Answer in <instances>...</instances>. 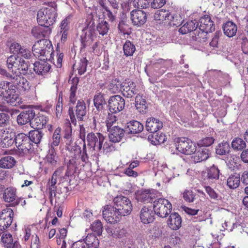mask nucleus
Here are the masks:
<instances>
[{
	"label": "nucleus",
	"mask_w": 248,
	"mask_h": 248,
	"mask_svg": "<svg viewBox=\"0 0 248 248\" xmlns=\"http://www.w3.org/2000/svg\"><path fill=\"white\" fill-rule=\"evenodd\" d=\"M56 16L57 13L55 9L43 8L37 12V20L40 26H50L55 22Z\"/></svg>",
	"instance_id": "nucleus-4"
},
{
	"label": "nucleus",
	"mask_w": 248,
	"mask_h": 248,
	"mask_svg": "<svg viewBox=\"0 0 248 248\" xmlns=\"http://www.w3.org/2000/svg\"><path fill=\"white\" fill-rule=\"evenodd\" d=\"M240 183V176L239 174L235 173L231 175L227 180V186L232 189L238 187Z\"/></svg>",
	"instance_id": "nucleus-37"
},
{
	"label": "nucleus",
	"mask_w": 248,
	"mask_h": 248,
	"mask_svg": "<svg viewBox=\"0 0 248 248\" xmlns=\"http://www.w3.org/2000/svg\"><path fill=\"white\" fill-rule=\"evenodd\" d=\"M208 31L205 30H201L200 28L196 29L194 32V36L192 37L194 40L199 42H205L207 40V34Z\"/></svg>",
	"instance_id": "nucleus-39"
},
{
	"label": "nucleus",
	"mask_w": 248,
	"mask_h": 248,
	"mask_svg": "<svg viewBox=\"0 0 248 248\" xmlns=\"http://www.w3.org/2000/svg\"><path fill=\"white\" fill-rule=\"evenodd\" d=\"M66 148L69 151L74 153V156L69 160L67 164V170L65 175L69 176L75 171L76 169L78 167L79 162L77 155L81 154V150L80 147L75 143L73 145H67Z\"/></svg>",
	"instance_id": "nucleus-8"
},
{
	"label": "nucleus",
	"mask_w": 248,
	"mask_h": 248,
	"mask_svg": "<svg viewBox=\"0 0 248 248\" xmlns=\"http://www.w3.org/2000/svg\"><path fill=\"white\" fill-rule=\"evenodd\" d=\"M106 112L108 113V116L106 120V126L108 131L112 128V126L114 123L117 121V117L114 114V113H109L107 110Z\"/></svg>",
	"instance_id": "nucleus-51"
},
{
	"label": "nucleus",
	"mask_w": 248,
	"mask_h": 248,
	"mask_svg": "<svg viewBox=\"0 0 248 248\" xmlns=\"http://www.w3.org/2000/svg\"><path fill=\"white\" fill-rule=\"evenodd\" d=\"M3 199L6 202H13L14 205L21 204L23 206L26 204L24 198H17L16 190L12 187L7 188L3 193Z\"/></svg>",
	"instance_id": "nucleus-15"
},
{
	"label": "nucleus",
	"mask_w": 248,
	"mask_h": 248,
	"mask_svg": "<svg viewBox=\"0 0 248 248\" xmlns=\"http://www.w3.org/2000/svg\"><path fill=\"white\" fill-rule=\"evenodd\" d=\"M48 120L49 119L47 117L39 113L36 117L34 116L31 122V126L35 129H42L45 127Z\"/></svg>",
	"instance_id": "nucleus-19"
},
{
	"label": "nucleus",
	"mask_w": 248,
	"mask_h": 248,
	"mask_svg": "<svg viewBox=\"0 0 248 248\" xmlns=\"http://www.w3.org/2000/svg\"><path fill=\"white\" fill-rule=\"evenodd\" d=\"M219 176V170L214 165L207 170V179H217Z\"/></svg>",
	"instance_id": "nucleus-49"
},
{
	"label": "nucleus",
	"mask_w": 248,
	"mask_h": 248,
	"mask_svg": "<svg viewBox=\"0 0 248 248\" xmlns=\"http://www.w3.org/2000/svg\"><path fill=\"white\" fill-rule=\"evenodd\" d=\"M223 30L226 36L231 37L235 35L237 27L233 22L228 21L223 26Z\"/></svg>",
	"instance_id": "nucleus-34"
},
{
	"label": "nucleus",
	"mask_w": 248,
	"mask_h": 248,
	"mask_svg": "<svg viewBox=\"0 0 248 248\" xmlns=\"http://www.w3.org/2000/svg\"><path fill=\"white\" fill-rule=\"evenodd\" d=\"M126 128L128 133L137 134L143 130V126L137 121H132L127 123Z\"/></svg>",
	"instance_id": "nucleus-31"
},
{
	"label": "nucleus",
	"mask_w": 248,
	"mask_h": 248,
	"mask_svg": "<svg viewBox=\"0 0 248 248\" xmlns=\"http://www.w3.org/2000/svg\"><path fill=\"white\" fill-rule=\"evenodd\" d=\"M135 106L138 111L141 112H145L147 109L146 101L145 96L142 94L139 93L135 98Z\"/></svg>",
	"instance_id": "nucleus-36"
},
{
	"label": "nucleus",
	"mask_w": 248,
	"mask_h": 248,
	"mask_svg": "<svg viewBox=\"0 0 248 248\" xmlns=\"http://www.w3.org/2000/svg\"><path fill=\"white\" fill-rule=\"evenodd\" d=\"M34 55L40 60H48L53 58V48L51 42L46 39H40L32 46Z\"/></svg>",
	"instance_id": "nucleus-2"
},
{
	"label": "nucleus",
	"mask_w": 248,
	"mask_h": 248,
	"mask_svg": "<svg viewBox=\"0 0 248 248\" xmlns=\"http://www.w3.org/2000/svg\"><path fill=\"white\" fill-rule=\"evenodd\" d=\"M104 140V136L100 133L91 132L87 136V145L94 151H99L101 150Z\"/></svg>",
	"instance_id": "nucleus-11"
},
{
	"label": "nucleus",
	"mask_w": 248,
	"mask_h": 248,
	"mask_svg": "<svg viewBox=\"0 0 248 248\" xmlns=\"http://www.w3.org/2000/svg\"><path fill=\"white\" fill-rule=\"evenodd\" d=\"M35 115L33 110L28 109L22 111L17 117V122L19 125H24L31 122Z\"/></svg>",
	"instance_id": "nucleus-21"
},
{
	"label": "nucleus",
	"mask_w": 248,
	"mask_h": 248,
	"mask_svg": "<svg viewBox=\"0 0 248 248\" xmlns=\"http://www.w3.org/2000/svg\"><path fill=\"white\" fill-rule=\"evenodd\" d=\"M39 129L33 130L30 131L28 137L30 138V141L34 142L35 144L40 143L44 133L42 131L39 130Z\"/></svg>",
	"instance_id": "nucleus-38"
},
{
	"label": "nucleus",
	"mask_w": 248,
	"mask_h": 248,
	"mask_svg": "<svg viewBox=\"0 0 248 248\" xmlns=\"http://www.w3.org/2000/svg\"><path fill=\"white\" fill-rule=\"evenodd\" d=\"M84 241L88 248H98L99 244L98 239L93 234H88Z\"/></svg>",
	"instance_id": "nucleus-40"
},
{
	"label": "nucleus",
	"mask_w": 248,
	"mask_h": 248,
	"mask_svg": "<svg viewBox=\"0 0 248 248\" xmlns=\"http://www.w3.org/2000/svg\"><path fill=\"white\" fill-rule=\"evenodd\" d=\"M29 68V65L28 63L26 62L25 61L23 60L22 58H21L20 62V65H19V68H18V70L17 72H19L22 75V73L23 74H25L27 71L28 70ZM14 72L16 71V70L14 71L13 70Z\"/></svg>",
	"instance_id": "nucleus-59"
},
{
	"label": "nucleus",
	"mask_w": 248,
	"mask_h": 248,
	"mask_svg": "<svg viewBox=\"0 0 248 248\" xmlns=\"http://www.w3.org/2000/svg\"><path fill=\"white\" fill-rule=\"evenodd\" d=\"M168 226L173 230L179 229L182 224V219L177 213H174L170 214L168 220Z\"/></svg>",
	"instance_id": "nucleus-27"
},
{
	"label": "nucleus",
	"mask_w": 248,
	"mask_h": 248,
	"mask_svg": "<svg viewBox=\"0 0 248 248\" xmlns=\"http://www.w3.org/2000/svg\"><path fill=\"white\" fill-rule=\"evenodd\" d=\"M108 131L109 132V139H110L114 143L120 142L124 135V130L118 126H113Z\"/></svg>",
	"instance_id": "nucleus-22"
},
{
	"label": "nucleus",
	"mask_w": 248,
	"mask_h": 248,
	"mask_svg": "<svg viewBox=\"0 0 248 248\" xmlns=\"http://www.w3.org/2000/svg\"><path fill=\"white\" fill-rule=\"evenodd\" d=\"M174 141L176 149L182 154L190 155L196 151L195 143L187 138H177Z\"/></svg>",
	"instance_id": "nucleus-6"
},
{
	"label": "nucleus",
	"mask_w": 248,
	"mask_h": 248,
	"mask_svg": "<svg viewBox=\"0 0 248 248\" xmlns=\"http://www.w3.org/2000/svg\"><path fill=\"white\" fill-rule=\"evenodd\" d=\"M127 234V231L124 227L119 225L116 227L113 230V237L114 238H122L126 236Z\"/></svg>",
	"instance_id": "nucleus-50"
},
{
	"label": "nucleus",
	"mask_w": 248,
	"mask_h": 248,
	"mask_svg": "<svg viewBox=\"0 0 248 248\" xmlns=\"http://www.w3.org/2000/svg\"><path fill=\"white\" fill-rule=\"evenodd\" d=\"M170 13L166 10L161 9L156 11L154 15V18L155 20L163 21L168 20Z\"/></svg>",
	"instance_id": "nucleus-44"
},
{
	"label": "nucleus",
	"mask_w": 248,
	"mask_h": 248,
	"mask_svg": "<svg viewBox=\"0 0 248 248\" xmlns=\"http://www.w3.org/2000/svg\"><path fill=\"white\" fill-rule=\"evenodd\" d=\"M51 33V29L49 26H47L34 27L31 30L32 35L37 38L48 36Z\"/></svg>",
	"instance_id": "nucleus-25"
},
{
	"label": "nucleus",
	"mask_w": 248,
	"mask_h": 248,
	"mask_svg": "<svg viewBox=\"0 0 248 248\" xmlns=\"http://www.w3.org/2000/svg\"><path fill=\"white\" fill-rule=\"evenodd\" d=\"M123 51L125 56H132L136 51V47L130 41L126 40L123 45Z\"/></svg>",
	"instance_id": "nucleus-41"
},
{
	"label": "nucleus",
	"mask_w": 248,
	"mask_h": 248,
	"mask_svg": "<svg viewBox=\"0 0 248 248\" xmlns=\"http://www.w3.org/2000/svg\"><path fill=\"white\" fill-rule=\"evenodd\" d=\"M113 141L110 139L107 140L103 144L102 148L106 153H110L115 150V147L114 145Z\"/></svg>",
	"instance_id": "nucleus-54"
},
{
	"label": "nucleus",
	"mask_w": 248,
	"mask_h": 248,
	"mask_svg": "<svg viewBox=\"0 0 248 248\" xmlns=\"http://www.w3.org/2000/svg\"><path fill=\"white\" fill-rule=\"evenodd\" d=\"M110 29V26L108 22L104 19L99 18L96 26V31L99 35L104 36L108 34Z\"/></svg>",
	"instance_id": "nucleus-35"
},
{
	"label": "nucleus",
	"mask_w": 248,
	"mask_h": 248,
	"mask_svg": "<svg viewBox=\"0 0 248 248\" xmlns=\"http://www.w3.org/2000/svg\"><path fill=\"white\" fill-rule=\"evenodd\" d=\"M16 163L15 158L11 156H7L0 160V167L3 168H12Z\"/></svg>",
	"instance_id": "nucleus-42"
},
{
	"label": "nucleus",
	"mask_w": 248,
	"mask_h": 248,
	"mask_svg": "<svg viewBox=\"0 0 248 248\" xmlns=\"http://www.w3.org/2000/svg\"><path fill=\"white\" fill-rule=\"evenodd\" d=\"M59 157L55 152V149H51L46 155L45 159V165L47 168L53 170L58 164Z\"/></svg>",
	"instance_id": "nucleus-20"
},
{
	"label": "nucleus",
	"mask_w": 248,
	"mask_h": 248,
	"mask_svg": "<svg viewBox=\"0 0 248 248\" xmlns=\"http://www.w3.org/2000/svg\"><path fill=\"white\" fill-rule=\"evenodd\" d=\"M196 194L192 190L186 189L183 193V198L184 200L188 202H192L195 199Z\"/></svg>",
	"instance_id": "nucleus-52"
},
{
	"label": "nucleus",
	"mask_w": 248,
	"mask_h": 248,
	"mask_svg": "<svg viewBox=\"0 0 248 248\" xmlns=\"http://www.w3.org/2000/svg\"><path fill=\"white\" fill-rule=\"evenodd\" d=\"M155 214L154 210L153 211L151 207H143L140 214L141 222L145 224L153 222L155 218Z\"/></svg>",
	"instance_id": "nucleus-17"
},
{
	"label": "nucleus",
	"mask_w": 248,
	"mask_h": 248,
	"mask_svg": "<svg viewBox=\"0 0 248 248\" xmlns=\"http://www.w3.org/2000/svg\"><path fill=\"white\" fill-rule=\"evenodd\" d=\"M21 58L16 57V56L11 55L7 58V65L9 69H12L15 68L16 71L19 68L20 65Z\"/></svg>",
	"instance_id": "nucleus-43"
},
{
	"label": "nucleus",
	"mask_w": 248,
	"mask_h": 248,
	"mask_svg": "<svg viewBox=\"0 0 248 248\" xmlns=\"http://www.w3.org/2000/svg\"><path fill=\"white\" fill-rule=\"evenodd\" d=\"M199 23L197 20L194 19L189 20L184 24L179 30V31L182 34H186L189 32L196 30Z\"/></svg>",
	"instance_id": "nucleus-29"
},
{
	"label": "nucleus",
	"mask_w": 248,
	"mask_h": 248,
	"mask_svg": "<svg viewBox=\"0 0 248 248\" xmlns=\"http://www.w3.org/2000/svg\"><path fill=\"white\" fill-rule=\"evenodd\" d=\"M11 82L2 81L0 83V95L4 98L8 103L13 105L19 98L16 88L21 91H28L30 86L29 82L19 72L12 71L6 75Z\"/></svg>",
	"instance_id": "nucleus-1"
},
{
	"label": "nucleus",
	"mask_w": 248,
	"mask_h": 248,
	"mask_svg": "<svg viewBox=\"0 0 248 248\" xmlns=\"http://www.w3.org/2000/svg\"><path fill=\"white\" fill-rule=\"evenodd\" d=\"M87 111L86 104L83 100H78L74 109L73 108L70 107L68 109V115L72 124L76 125L77 120L78 121H83Z\"/></svg>",
	"instance_id": "nucleus-3"
},
{
	"label": "nucleus",
	"mask_w": 248,
	"mask_h": 248,
	"mask_svg": "<svg viewBox=\"0 0 248 248\" xmlns=\"http://www.w3.org/2000/svg\"><path fill=\"white\" fill-rule=\"evenodd\" d=\"M70 21L71 17L70 16L66 17L63 20H62L60 25V30L65 31H69Z\"/></svg>",
	"instance_id": "nucleus-58"
},
{
	"label": "nucleus",
	"mask_w": 248,
	"mask_h": 248,
	"mask_svg": "<svg viewBox=\"0 0 248 248\" xmlns=\"http://www.w3.org/2000/svg\"><path fill=\"white\" fill-rule=\"evenodd\" d=\"M104 219L110 224L117 223L121 219L122 215L115 209V206L106 205L102 211Z\"/></svg>",
	"instance_id": "nucleus-9"
},
{
	"label": "nucleus",
	"mask_w": 248,
	"mask_h": 248,
	"mask_svg": "<svg viewBox=\"0 0 248 248\" xmlns=\"http://www.w3.org/2000/svg\"><path fill=\"white\" fill-rule=\"evenodd\" d=\"M108 107L111 113H119L124 109L125 100L123 97L119 95L112 96L110 97L108 100Z\"/></svg>",
	"instance_id": "nucleus-12"
},
{
	"label": "nucleus",
	"mask_w": 248,
	"mask_h": 248,
	"mask_svg": "<svg viewBox=\"0 0 248 248\" xmlns=\"http://www.w3.org/2000/svg\"><path fill=\"white\" fill-rule=\"evenodd\" d=\"M61 128L59 127L55 130L52 136V141L51 143V149H54L55 147H57L59 145L61 138Z\"/></svg>",
	"instance_id": "nucleus-45"
},
{
	"label": "nucleus",
	"mask_w": 248,
	"mask_h": 248,
	"mask_svg": "<svg viewBox=\"0 0 248 248\" xmlns=\"http://www.w3.org/2000/svg\"><path fill=\"white\" fill-rule=\"evenodd\" d=\"M91 229L98 236H100L103 230V226L101 221L98 219L93 221L91 225Z\"/></svg>",
	"instance_id": "nucleus-48"
},
{
	"label": "nucleus",
	"mask_w": 248,
	"mask_h": 248,
	"mask_svg": "<svg viewBox=\"0 0 248 248\" xmlns=\"http://www.w3.org/2000/svg\"><path fill=\"white\" fill-rule=\"evenodd\" d=\"M209 150L206 148L199 149L194 153V155L191 157L192 161L198 163L206 160L209 156Z\"/></svg>",
	"instance_id": "nucleus-30"
},
{
	"label": "nucleus",
	"mask_w": 248,
	"mask_h": 248,
	"mask_svg": "<svg viewBox=\"0 0 248 248\" xmlns=\"http://www.w3.org/2000/svg\"><path fill=\"white\" fill-rule=\"evenodd\" d=\"M230 146L228 142H223L219 143L216 149V152L219 155H224L229 152Z\"/></svg>",
	"instance_id": "nucleus-47"
},
{
	"label": "nucleus",
	"mask_w": 248,
	"mask_h": 248,
	"mask_svg": "<svg viewBox=\"0 0 248 248\" xmlns=\"http://www.w3.org/2000/svg\"><path fill=\"white\" fill-rule=\"evenodd\" d=\"M103 19L105 20V18L108 20L110 22H113L116 18V16L110 11L109 8L105 10H101Z\"/></svg>",
	"instance_id": "nucleus-53"
},
{
	"label": "nucleus",
	"mask_w": 248,
	"mask_h": 248,
	"mask_svg": "<svg viewBox=\"0 0 248 248\" xmlns=\"http://www.w3.org/2000/svg\"><path fill=\"white\" fill-rule=\"evenodd\" d=\"M115 209L118 210L122 216L130 215L133 210V205L131 201L126 197L120 195L113 200Z\"/></svg>",
	"instance_id": "nucleus-5"
},
{
	"label": "nucleus",
	"mask_w": 248,
	"mask_h": 248,
	"mask_svg": "<svg viewBox=\"0 0 248 248\" xmlns=\"http://www.w3.org/2000/svg\"><path fill=\"white\" fill-rule=\"evenodd\" d=\"M88 62L86 58L80 59L79 61L76 62L73 64V70L75 71H78L79 75H83L86 71Z\"/></svg>",
	"instance_id": "nucleus-32"
},
{
	"label": "nucleus",
	"mask_w": 248,
	"mask_h": 248,
	"mask_svg": "<svg viewBox=\"0 0 248 248\" xmlns=\"http://www.w3.org/2000/svg\"><path fill=\"white\" fill-rule=\"evenodd\" d=\"M168 20L173 26H179L182 23V18L180 16L170 14Z\"/></svg>",
	"instance_id": "nucleus-55"
},
{
	"label": "nucleus",
	"mask_w": 248,
	"mask_h": 248,
	"mask_svg": "<svg viewBox=\"0 0 248 248\" xmlns=\"http://www.w3.org/2000/svg\"><path fill=\"white\" fill-rule=\"evenodd\" d=\"M148 5L149 2L144 0H134L133 1V5L134 7L139 9L146 8Z\"/></svg>",
	"instance_id": "nucleus-63"
},
{
	"label": "nucleus",
	"mask_w": 248,
	"mask_h": 248,
	"mask_svg": "<svg viewBox=\"0 0 248 248\" xmlns=\"http://www.w3.org/2000/svg\"><path fill=\"white\" fill-rule=\"evenodd\" d=\"M215 139L212 137H207L201 140L199 142V145L208 147L214 142Z\"/></svg>",
	"instance_id": "nucleus-56"
},
{
	"label": "nucleus",
	"mask_w": 248,
	"mask_h": 248,
	"mask_svg": "<svg viewBox=\"0 0 248 248\" xmlns=\"http://www.w3.org/2000/svg\"><path fill=\"white\" fill-rule=\"evenodd\" d=\"M62 172L60 169H57L53 173L51 180L47 182V186H56L57 177Z\"/></svg>",
	"instance_id": "nucleus-57"
},
{
	"label": "nucleus",
	"mask_w": 248,
	"mask_h": 248,
	"mask_svg": "<svg viewBox=\"0 0 248 248\" xmlns=\"http://www.w3.org/2000/svg\"><path fill=\"white\" fill-rule=\"evenodd\" d=\"M14 142L18 149L23 154L29 153L31 149L32 145L30 141L28 136L21 133L15 135L14 138Z\"/></svg>",
	"instance_id": "nucleus-10"
},
{
	"label": "nucleus",
	"mask_w": 248,
	"mask_h": 248,
	"mask_svg": "<svg viewBox=\"0 0 248 248\" xmlns=\"http://www.w3.org/2000/svg\"><path fill=\"white\" fill-rule=\"evenodd\" d=\"M157 191L152 190H145L137 195V199L139 202L147 203L156 200Z\"/></svg>",
	"instance_id": "nucleus-18"
},
{
	"label": "nucleus",
	"mask_w": 248,
	"mask_h": 248,
	"mask_svg": "<svg viewBox=\"0 0 248 248\" xmlns=\"http://www.w3.org/2000/svg\"><path fill=\"white\" fill-rule=\"evenodd\" d=\"M40 60V62H36L34 63L33 69L37 74L43 76L48 72L51 66L46 62L47 60Z\"/></svg>",
	"instance_id": "nucleus-26"
},
{
	"label": "nucleus",
	"mask_w": 248,
	"mask_h": 248,
	"mask_svg": "<svg viewBox=\"0 0 248 248\" xmlns=\"http://www.w3.org/2000/svg\"><path fill=\"white\" fill-rule=\"evenodd\" d=\"M15 133L10 129H2L0 130V147L8 148L14 143Z\"/></svg>",
	"instance_id": "nucleus-14"
},
{
	"label": "nucleus",
	"mask_w": 248,
	"mask_h": 248,
	"mask_svg": "<svg viewBox=\"0 0 248 248\" xmlns=\"http://www.w3.org/2000/svg\"><path fill=\"white\" fill-rule=\"evenodd\" d=\"M163 127V123L158 119L149 118L146 123V129L151 133H155Z\"/></svg>",
	"instance_id": "nucleus-24"
},
{
	"label": "nucleus",
	"mask_w": 248,
	"mask_h": 248,
	"mask_svg": "<svg viewBox=\"0 0 248 248\" xmlns=\"http://www.w3.org/2000/svg\"><path fill=\"white\" fill-rule=\"evenodd\" d=\"M72 86L69 91V102L74 104L76 103L77 98L76 97V93L77 91V86L78 83L79 79L77 77H74L71 80Z\"/></svg>",
	"instance_id": "nucleus-33"
},
{
	"label": "nucleus",
	"mask_w": 248,
	"mask_h": 248,
	"mask_svg": "<svg viewBox=\"0 0 248 248\" xmlns=\"http://www.w3.org/2000/svg\"><path fill=\"white\" fill-rule=\"evenodd\" d=\"M56 52L57 56L56 58L57 60L56 62H54L55 65L58 68H61L62 65V60L63 58V53L62 52H61L60 49L57 47L56 48Z\"/></svg>",
	"instance_id": "nucleus-62"
},
{
	"label": "nucleus",
	"mask_w": 248,
	"mask_h": 248,
	"mask_svg": "<svg viewBox=\"0 0 248 248\" xmlns=\"http://www.w3.org/2000/svg\"><path fill=\"white\" fill-rule=\"evenodd\" d=\"M200 23L199 28L201 30H205L206 31L210 32L215 30L214 22L208 15H204L203 17H202L200 19Z\"/></svg>",
	"instance_id": "nucleus-23"
},
{
	"label": "nucleus",
	"mask_w": 248,
	"mask_h": 248,
	"mask_svg": "<svg viewBox=\"0 0 248 248\" xmlns=\"http://www.w3.org/2000/svg\"><path fill=\"white\" fill-rule=\"evenodd\" d=\"M153 208L155 214L161 217H166L172 209L171 203L164 198H159L154 201Z\"/></svg>",
	"instance_id": "nucleus-7"
},
{
	"label": "nucleus",
	"mask_w": 248,
	"mask_h": 248,
	"mask_svg": "<svg viewBox=\"0 0 248 248\" xmlns=\"http://www.w3.org/2000/svg\"><path fill=\"white\" fill-rule=\"evenodd\" d=\"M22 46L18 43L14 42L9 46L10 52L13 54H17Z\"/></svg>",
	"instance_id": "nucleus-64"
},
{
	"label": "nucleus",
	"mask_w": 248,
	"mask_h": 248,
	"mask_svg": "<svg viewBox=\"0 0 248 248\" xmlns=\"http://www.w3.org/2000/svg\"><path fill=\"white\" fill-rule=\"evenodd\" d=\"M93 42V40L91 35H85L83 37H82L81 39V47L83 48H85L87 46H90Z\"/></svg>",
	"instance_id": "nucleus-60"
},
{
	"label": "nucleus",
	"mask_w": 248,
	"mask_h": 248,
	"mask_svg": "<svg viewBox=\"0 0 248 248\" xmlns=\"http://www.w3.org/2000/svg\"><path fill=\"white\" fill-rule=\"evenodd\" d=\"M14 216V212L10 208L2 210L0 214V230L4 231L11 225Z\"/></svg>",
	"instance_id": "nucleus-13"
},
{
	"label": "nucleus",
	"mask_w": 248,
	"mask_h": 248,
	"mask_svg": "<svg viewBox=\"0 0 248 248\" xmlns=\"http://www.w3.org/2000/svg\"><path fill=\"white\" fill-rule=\"evenodd\" d=\"M93 103L98 112L100 114L103 113L105 114L107 109L103 108V106L106 104L104 94L101 93H99L95 94L93 98Z\"/></svg>",
	"instance_id": "nucleus-28"
},
{
	"label": "nucleus",
	"mask_w": 248,
	"mask_h": 248,
	"mask_svg": "<svg viewBox=\"0 0 248 248\" xmlns=\"http://www.w3.org/2000/svg\"><path fill=\"white\" fill-rule=\"evenodd\" d=\"M41 243L39 237L36 234H32L31 248H40Z\"/></svg>",
	"instance_id": "nucleus-61"
},
{
	"label": "nucleus",
	"mask_w": 248,
	"mask_h": 248,
	"mask_svg": "<svg viewBox=\"0 0 248 248\" xmlns=\"http://www.w3.org/2000/svg\"><path fill=\"white\" fill-rule=\"evenodd\" d=\"M246 146L245 141L241 138H236L232 142V147L234 150H242Z\"/></svg>",
	"instance_id": "nucleus-46"
},
{
	"label": "nucleus",
	"mask_w": 248,
	"mask_h": 248,
	"mask_svg": "<svg viewBox=\"0 0 248 248\" xmlns=\"http://www.w3.org/2000/svg\"><path fill=\"white\" fill-rule=\"evenodd\" d=\"M147 14L141 10H133L130 12V19L134 26L140 27L144 25L147 19Z\"/></svg>",
	"instance_id": "nucleus-16"
}]
</instances>
